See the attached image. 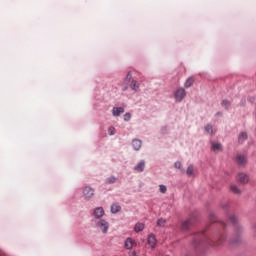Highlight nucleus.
I'll list each match as a JSON object with an SVG mask.
<instances>
[{
  "label": "nucleus",
  "mask_w": 256,
  "mask_h": 256,
  "mask_svg": "<svg viewBox=\"0 0 256 256\" xmlns=\"http://www.w3.org/2000/svg\"><path fill=\"white\" fill-rule=\"evenodd\" d=\"M204 239L208 245H212L213 247H219V245H223L225 242V235H220L218 238V241H211L205 237V234L201 233L199 236L194 240V243H199L201 240Z\"/></svg>",
  "instance_id": "f257e3e1"
},
{
  "label": "nucleus",
  "mask_w": 256,
  "mask_h": 256,
  "mask_svg": "<svg viewBox=\"0 0 256 256\" xmlns=\"http://www.w3.org/2000/svg\"><path fill=\"white\" fill-rule=\"evenodd\" d=\"M125 81L130 82V88L132 89V91H139V82H137V80L133 79L131 72L127 73Z\"/></svg>",
  "instance_id": "f03ea898"
},
{
  "label": "nucleus",
  "mask_w": 256,
  "mask_h": 256,
  "mask_svg": "<svg viewBox=\"0 0 256 256\" xmlns=\"http://www.w3.org/2000/svg\"><path fill=\"white\" fill-rule=\"evenodd\" d=\"M96 226L102 231V233H107V231H109V222L105 220H98L96 222Z\"/></svg>",
  "instance_id": "7ed1b4c3"
},
{
  "label": "nucleus",
  "mask_w": 256,
  "mask_h": 256,
  "mask_svg": "<svg viewBox=\"0 0 256 256\" xmlns=\"http://www.w3.org/2000/svg\"><path fill=\"white\" fill-rule=\"evenodd\" d=\"M185 95H187V93L185 92V89L179 88L176 90L174 97H175L176 101L181 102L182 99H185Z\"/></svg>",
  "instance_id": "20e7f679"
},
{
  "label": "nucleus",
  "mask_w": 256,
  "mask_h": 256,
  "mask_svg": "<svg viewBox=\"0 0 256 256\" xmlns=\"http://www.w3.org/2000/svg\"><path fill=\"white\" fill-rule=\"evenodd\" d=\"M83 195H84L85 199H91V197H93V195H95V190L89 186H86L83 189Z\"/></svg>",
  "instance_id": "39448f33"
},
{
  "label": "nucleus",
  "mask_w": 256,
  "mask_h": 256,
  "mask_svg": "<svg viewBox=\"0 0 256 256\" xmlns=\"http://www.w3.org/2000/svg\"><path fill=\"white\" fill-rule=\"evenodd\" d=\"M235 161L238 165H247V156H245L244 154H237Z\"/></svg>",
  "instance_id": "423d86ee"
},
{
  "label": "nucleus",
  "mask_w": 256,
  "mask_h": 256,
  "mask_svg": "<svg viewBox=\"0 0 256 256\" xmlns=\"http://www.w3.org/2000/svg\"><path fill=\"white\" fill-rule=\"evenodd\" d=\"M193 227V219H188L182 223V231H189Z\"/></svg>",
  "instance_id": "0eeeda50"
},
{
  "label": "nucleus",
  "mask_w": 256,
  "mask_h": 256,
  "mask_svg": "<svg viewBox=\"0 0 256 256\" xmlns=\"http://www.w3.org/2000/svg\"><path fill=\"white\" fill-rule=\"evenodd\" d=\"M121 113H125V109L123 107H114L112 109V115L114 117H119Z\"/></svg>",
  "instance_id": "6e6552de"
},
{
  "label": "nucleus",
  "mask_w": 256,
  "mask_h": 256,
  "mask_svg": "<svg viewBox=\"0 0 256 256\" xmlns=\"http://www.w3.org/2000/svg\"><path fill=\"white\" fill-rule=\"evenodd\" d=\"M105 215V210H103V207H98L94 210V216L96 219H101Z\"/></svg>",
  "instance_id": "1a4fd4ad"
},
{
  "label": "nucleus",
  "mask_w": 256,
  "mask_h": 256,
  "mask_svg": "<svg viewBox=\"0 0 256 256\" xmlns=\"http://www.w3.org/2000/svg\"><path fill=\"white\" fill-rule=\"evenodd\" d=\"M148 245H150L152 249L155 247V245H157V238H155V235L150 234L148 236Z\"/></svg>",
  "instance_id": "9d476101"
},
{
  "label": "nucleus",
  "mask_w": 256,
  "mask_h": 256,
  "mask_svg": "<svg viewBox=\"0 0 256 256\" xmlns=\"http://www.w3.org/2000/svg\"><path fill=\"white\" fill-rule=\"evenodd\" d=\"M237 179L239 180L240 183H243V184L249 183V177L246 176V174H244V173L238 174Z\"/></svg>",
  "instance_id": "9b49d317"
},
{
  "label": "nucleus",
  "mask_w": 256,
  "mask_h": 256,
  "mask_svg": "<svg viewBox=\"0 0 256 256\" xmlns=\"http://www.w3.org/2000/svg\"><path fill=\"white\" fill-rule=\"evenodd\" d=\"M135 171H137L138 173H143V171L145 170V161H141L140 163H138L136 166H135Z\"/></svg>",
  "instance_id": "f8f14e48"
},
{
  "label": "nucleus",
  "mask_w": 256,
  "mask_h": 256,
  "mask_svg": "<svg viewBox=\"0 0 256 256\" xmlns=\"http://www.w3.org/2000/svg\"><path fill=\"white\" fill-rule=\"evenodd\" d=\"M133 245H135V241L131 238H127L124 243L125 249H133Z\"/></svg>",
  "instance_id": "ddd939ff"
},
{
  "label": "nucleus",
  "mask_w": 256,
  "mask_h": 256,
  "mask_svg": "<svg viewBox=\"0 0 256 256\" xmlns=\"http://www.w3.org/2000/svg\"><path fill=\"white\" fill-rule=\"evenodd\" d=\"M132 146L135 149V151H139L141 149V140L139 139H134L132 141Z\"/></svg>",
  "instance_id": "4468645a"
},
{
  "label": "nucleus",
  "mask_w": 256,
  "mask_h": 256,
  "mask_svg": "<svg viewBox=\"0 0 256 256\" xmlns=\"http://www.w3.org/2000/svg\"><path fill=\"white\" fill-rule=\"evenodd\" d=\"M212 151H223L221 143L212 142Z\"/></svg>",
  "instance_id": "2eb2a0df"
},
{
  "label": "nucleus",
  "mask_w": 256,
  "mask_h": 256,
  "mask_svg": "<svg viewBox=\"0 0 256 256\" xmlns=\"http://www.w3.org/2000/svg\"><path fill=\"white\" fill-rule=\"evenodd\" d=\"M238 141H239V143H245V141H247V133L241 132L239 134Z\"/></svg>",
  "instance_id": "dca6fc26"
},
{
  "label": "nucleus",
  "mask_w": 256,
  "mask_h": 256,
  "mask_svg": "<svg viewBox=\"0 0 256 256\" xmlns=\"http://www.w3.org/2000/svg\"><path fill=\"white\" fill-rule=\"evenodd\" d=\"M143 229H145V224L143 223H137L134 227L136 233H140V231H143Z\"/></svg>",
  "instance_id": "f3484780"
},
{
  "label": "nucleus",
  "mask_w": 256,
  "mask_h": 256,
  "mask_svg": "<svg viewBox=\"0 0 256 256\" xmlns=\"http://www.w3.org/2000/svg\"><path fill=\"white\" fill-rule=\"evenodd\" d=\"M193 83H195V79L193 77H190L186 80L184 86L187 88L193 87Z\"/></svg>",
  "instance_id": "a211bd4d"
},
{
  "label": "nucleus",
  "mask_w": 256,
  "mask_h": 256,
  "mask_svg": "<svg viewBox=\"0 0 256 256\" xmlns=\"http://www.w3.org/2000/svg\"><path fill=\"white\" fill-rule=\"evenodd\" d=\"M194 173H195V168L193 167V165H189L186 170V174L188 175V177H192Z\"/></svg>",
  "instance_id": "6ab92c4d"
},
{
  "label": "nucleus",
  "mask_w": 256,
  "mask_h": 256,
  "mask_svg": "<svg viewBox=\"0 0 256 256\" xmlns=\"http://www.w3.org/2000/svg\"><path fill=\"white\" fill-rule=\"evenodd\" d=\"M121 211V206L119 204H113L111 206V213H119Z\"/></svg>",
  "instance_id": "aec40b11"
},
{
  "label": "nucleus",
  "mask_w": 256,
  "mask_h": 256,
  "mask_svg": "<svg viewBox=\"0 0 256 256\" xmlns=\"http://www.w3.org/2000/svg\"><path fill=\"white\" fill-rule=\"evenodd\" d=\"M165 225H167V220L160 218L157 220V226L158 227H165Z\"/></svg>",
  "instance_id": "412c9836"
},
{
  "label": "nucleus",
  "mask_w": 256,
  "mask_h": 256,
  "mask_svg": "<svg viewBox=\"0 0 256 256\" xmlns=\"http://www.w3.org/2000/svg\"><path fill=\"white\" fill-rule=\"evenodd\" d=\"M204 129L206 133H208L209 135H213V126L211 124H207Z\"/></svg>",
  "instance_id": "4be33fe9"
},
{
  "label": "nucleus",
  "mask_w": 256,
  "mask_h": 256,
  "mask_svg": "<svg viewBox=\"0 0 256 256\" xmlns=\"http://www.w3.org/2000/svg\"><path fill=\"white\" fill-rule=\"evenodd\" d=\"M230 189H231L232 193H235V195H239L241 193V190H239V188H237V186H235V185H231Z\"/></svg>",
  "instance_id": "5701e85b"
},
{
  "label": "nucleus",
  "mask_w": 256,
  "mask_h": 256,
  "mask_svg": "<svg viewBox=\"0 0 256 256\" xmlns=\"http://www.w3.org/2000/svg\"><path fill=\"white\" fill-rule=\"evenodd\" d=\"M116 181H117V178H115V176H111V177L106 179V183L108 185H111V184L115 183Z\"/></svg>",
  "instance_id": "b1692460"
},
{
  "label": "nucleus",
  "mask_w": 256,
  "mask_h": 256,
  "mask_svg": "<svg viewBox=\"0 0 256 256\" xmlns=\"http://www.w3.org/2000/svg\"><path fill=\"white\" fill-rule=\"evenodd\" d=\"M230 106H231V102H229L228 100L222 101V107H225V109H229Z\"/></svg>",
  "instance_id": "393cba45"
},
{
  "label": "nucleus",
  "mask_w": 256,
  "mask_h": 256,
  "mask_svg": "<svg viewBox=\"0 0 256 256\" xmlns=\"http://www.w3.org/2000/svg\"><path fill=\"white\" fill-rule=\"evenodd\" d=\"M175 169H180V171L183 173V168L181 162L177 161L174 164Z\"/></svg>",
  "instance_id": "a878e982"
},
{
  "label": "nucleus",
  "mask_w": 256,
  "mask_h": 256,
  "mask_svg": "<svg viewBox=\"0 0 256 256\" xmlns=\"http://www.w3.org/2000/svg\"><path fill=\"white\" fill-rule=\"evenodd\" d=\"M159 191L160 193H167V186L163 184L159 185Z\"/></svg>",
  "instance_id": "bb28decb"
},
{
  "label": "nucleus",
  "mask_w": 256,
  "mask_h": 256,
  "mask_svg": "<svg viewBox=\"0 0 256 256\" xmlns=\"http://www.w3.org/2000/svg\"><path fill=\"white\" fill-rule=\"evenodd\" d=\"M241 243V237L237 236L235 240L231 241V245H239Z\"/></svg>",
  "instance_id": "cd10ccee"
},
{
  "label": "nucleus",
  "mask_w": 256,
  "mask_h": 256,
  "mask_svg": "<svg viewBox=\"0 0 256 256\" xmlns=\"http://www.w3.org/2000/svg\"><path fill=\"white\" fill-rule=\"evenodd\" d=\"M230 221L232 224L236 225L237 224V217L236 216H230Z\"/></svg>",
  "instance_id": "c85d7f7f"
},
{
  "label": "nucleus",
  "mask_w": 256,
  "mask_h": 256,
  "mask_svg": "<svg viewBox=\"0 0 256 256\" xmlns=\"http://www.w3.org/2000/svg\"><path fill=\"white\" fill-rule=\"evenodd\" d=\"M124 121H131V113H126L124 115Z\"/></svg>",
  "instance_id": "c756f323"
},
{
  "label": "nucleus",
  "mask_w": 256,
  "mask_h": 256,
  "mask_svg": "<svg viewBox=\"0 0 256 256\" xmlns=\"http://www.w3.org/2000/svg\"><path fill=\"white\" fill-rule=\"evenodd\" d=\"M108 133H109V135H115V128L114 127H110L108 129Z\"/></svg>",
  "instance_id": "7c9ffc66"
},
{
  "label": "nucleus",
  "mask_w": 256,
  "mask_h": 256,
  "mask_svg": "<svg viewBox=\"0 0 256 256\" xmlns=\"http://www.w3.org/2000/svg\"><path fill=\"white\" fill-rule=\"evenodd\" d=\"M122 90H123V91H127V86H124V87L122 88Z\"/></svg>",
  "instance_id": "2f4dec72"
}]
</instances>
